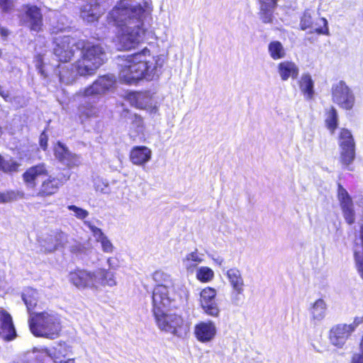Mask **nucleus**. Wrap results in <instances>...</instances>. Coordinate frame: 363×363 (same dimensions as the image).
Returning <instances> with one entry per match:
<instances>
[{"label":"nucleus","mask_w":363,"mask_h":363,"mask_svg":"<svg viewBox=\"0 0 363 363\" xmlns=\"http://www.w3.org/2000/svg\"><path fill=\"white\" fill-rule=\"evenodd\" d=\"M40 145L43 149L45 150L48 145V138L45 133H42L40 138Z\"/></svg>","instance_id":"nucleus-54"},{"label":"nucleus","mask_w":363,"mask_h":363,"mask_svg":"<svg viewBox=\"0 0 363 363\" xmlns=\"http://www.w3.org/2000/svg\"><path fill=\"white\" fill-rule=\"evenodd\" d=\"M0 96L6 101H11V98L10 96L9 92L8 91H5L1 88L0 89Z\"/></svg>","instance_id":"nucleus-56"},{"label":"nucleus","mask_w":363,"mask_h":363,"mask_svg":"<svg viewBox=\"0 0 363 363\" xmlns=\"http://www.w3.org/2000/svg\"><path fill=\"white\" fill-rule=\"evenodd\" d=\"M1 88H2V87H1V86L0 85V89H1Z\"/></svg>","instance_id":"nucleus-61"},{"label":"nucleus","mask_w":363,"mask_h":363,"mask_svg":"<svg viewBox=\"0 0 363 363\" xmlns=\"http://www.w3.org/2000/svg\"><path fill=\"white\" fill-rule=\"evenodd\" d=\"M263 12L262 21L264 23H269L272 21V12L269 11H262Z\"/></svg>","instance_id":"nucleus-53"},{"label":"nucleus","mask_w":363,"mask_h":363,"mask_svg":"<svg viewBox=\"0 0 363 363\" xmlns=\"http://www.w3.org/2000/svg\"><path fill=\"white\" fill-rule=\"evenodd\" d=\"M277 0H259L261 11L272 10Z\"/></svg>","instance_id":"nucleus-48"},{"label":"nucleus","mask_w":363,"mask_h":363,"mask_svg":"<svg viewBox=\"0 0 363 363\" xmlns=\"http://www.w3.org/2000/svg\"><path fill=\"white\" fill-rule=\"evenodd\" d=\"M68 352L69 347L65 343H58L52 349H47V357L52 359L55 363H74V359H69L67 361L62 359L67 355Z\"/></svg>","instance_id":"nucleus-26"},{"label":"nucleus","mask_w":363,"mask_h":363,"mask_svg":"<svg viewBox=\"0 0 363 363\" xmlns=\"http://www.w3.org/2000/svg\"><path fill=\"white\" fill-rule=\"evenodd\" d=\"M152 278L156 286H165L167 288H174V281L171 275L163 270H157L152 274Z\"/></svg>","instance_id":"nucleus-37"},{"label":"nucleus","mask_w":363,"mask_h":363,"mask_svg":"<svg viewBox=\"0 0 363 363\" xmlns=\"http://www.w3.org/2000/svg\"><path fill=\"white\" fill-rule=\"evenodd\" d=\"M352 363H363V357H357L352 360Z\"/></svg>","instance_id":"nucleus-60"},{"label":"nucleus","mask_w":363,"mask_h":363,"mask_svg":"<svg viewBox=\"0 0 363 363\" xmlns=\"http://www.w3.org/2000/svg\"><path fill=\"white\" fill-rule=\"evenodd\" d=\"M269 56L274 60L283 59L286 55V51L281 43L278 40L272 41L268 45Z\"/></svg>","instance_id":"nucleus-38"},{"label":"nucleus","mask_w":363,"mask_h":363,"mask_svg":"<svg viewBox=\"0 0 363 363\" xmlns=\"http://www.w3.org/2000/svg\"><path fill=\"white\" fill-rule=\"evenodd\" d=\"M69 179V174H62L57 177L48 176L42 182L37 195L40 197H46L55 194Z\"/></svg>","instance_id":"nucleus-14"},{"label":"nucleus","mask_w":363,"mask_h":363,"mask_svg":"<svg viewBox=\"0 0 363 363\" xmlns=\"http://www.w3.org/2000/svg\"><path fill=\"white\" fill-rule=\"evenodd\" d=\"M327 304L323 298H318L312 303L310 308L311 320L314 324H317L322 321L327 312Z\"/></svg>","instance_id":"nucleus-27"},{"label":"nucleus","mask_w":363,"mask_h":363,"mask_svg":"<svg viewBox=\"0 0 363 363\" xmlns=\"http://www.w3.org/2000/svg\"><path fill=\"white\" fill-rule=\"evenodd\" d=\"M82 57L77 61V70L80 76L92 75L104 64L106 54L99 45H93L84 40L80 46Z\"/></svg>","instance_id":"nucleus-4"},{"label":"nucleus","mask_w":363,"mask_h":363,"mask_svg":"<svg viewBox=\"0 0 363 363\" xmlns=\"http://www.w3.org/2000/svg\"><path fill=\"white\" fill-rule=\"evenodd\" d=\"M131 99L135 101V106L138 108L147 109L152 108L156 111V106H152V96L150 92L134 94L131 96Z\"/></svg>","instance_id":"nucleus-34"},{"label":"nucleus","mask_w":363,"mask_h":363,"mask_svg":"<svg viewBox=\"0 0 363 363\" xmlns=\"http://www.w3.org/2000/svg\"><path fill=\"white\" fill-rule=\"evenodd\" d=\"M18 167L19 164L16 162L12 160H5L3 159L0 170L6 173H12L17 172Z\"/></svg>","instance_id":"nucleus-46"},{"label":"nucleus","mask_w":363,"mask_h":363,"mask_svg":"<svg viewBox=\"0 0 363 363\" xmlns=\"http://www.w3.org/2000/svg\"><path fill=\"white\" fill-rule=\"evenodd\" d=\"M0 336L5 340H12L16 337V332L11 314L0 308Z\"/></svg>","instance_id":"nucleus-19"},{"label":"nucleus","mask_w":363,"mask_h":363,"mask_svg":"<svg viewBox=\"0 0 363 363\" xmlns=\"http://www.w3.org/2000/svg\"><path fill=\"white\" fill-rule=\"evenodd\" d=\"M301 28L303 30L310 28L311 33L315 32L318 34L328 35V21L325 18H318L314 23L309 11H306L301 18Z\"/></svg>","instance_id":"nucleus-15"},{"label":"nucleus","mask_w":363,"mask_h":363,"mask_svg":"<svg viewBox=\"0 0 363 363\" xmlns=\"http://www.w3.org/2000/svg\"><path fill=\"white\" fill-rule=\"evenodd\" d=\"M48 176V171L45 164L41 163L28 168L23 174V180L28 189H34L37 179Z\"/></svg>","instance_id":"nucleus-18"},{"label":"nucleus","mask_w":363,"mask_h":363,"mask_svg":"<svg viewBox=\"0 0 363 363\" xmlns=\"http://www.w3.org/2000/svg\"><path fill=\"white\" fill-rule=\"evenodd\" d=\"M162 61L160 57L151 55L147 48L127 56L121 65L119 79L133 84L142 79L147 81L157 78L160 74Z\"/></svg>","instance_id":"nucleus-2"},{"label":"nucleus","mask_w":363,"mask_h":363,"mask_svg":"<svg viewBox=\"0 0 363 363\" xmlns=\"http://www.w3.org/2000/svg\"><path fill=\"white\" fill-rule=\"evenodd\" d=\"M196 277L201 282L208 283L213 279L214 272L208 267H201L197 269Z\"/></svg>","instance_id":"nucleus-40"},{"label":"nucleus","mask_w":363,"mask_h":363,"mask_svg":"<svg viewBox=\"0 0 363 363\" xmlns=\"http://www.w3.org/2000/svg\"><path fill=\"white\" fill-rule=\"evenodd\" d=\"M201 307L203 313L207 315L218 318L220 315V311L216 300L206 304L201 305Z\"/></svg>","instance_id":"nucleus-42"},{"label":"nucleus","mask_w":363,"mask_h":363,"mask_svg":"<svg viewBox=\"0 0 363 363\" xmlns=\"http://www.w3.org/2000/svg\"><path fill=\"white\" fill-rule=\"evenodd\" d=\"M216 290L211 287H206L200 292V306L216 301Z\"/></svg>","instance_id":"nucleus-41"},{"label":"nucleus","mask_w":363,"mask_h":363,"mask_svg":"<svg viewBox=\"0 0 363 363\" xmlns=\"http://www.w3.org/2000/svg\"><path fill=\"white\" fill-rule=\"evenodd\" d=\"M337 112L334 107H331L326 113L325 125L332 134L337 126Z\"/></svg>","instance_id":"nucleus-39"},{"label":"nucleus","mask_w":363,"mask_h":363,"mask_svg":"<svg viewBox=\"0 0 363 363\" xmlns=\"http://www.w3.org/2000/svg\"><path fill=\"white\" fill-rule=\"evenodd\" d=\"M204 261V255L199 252L198 249H194L183 257L182 264L187 272L193 273L199 264Z\"/></svg>","instance_id":"nucleus-25"},{"label":"nucleus","mask_w":363,"mask_h":363,"mask_svg":"<svg viewBox=\"0 0 363 363\" xmlns=\"http://www.w3.org/2000/svg\"><path fill=\"white\" fill-rule=\"evenodd\" d=\"M107 264L108 265V269H109L111 271L112 269H116L119 267V265H118V260L116 257H109L107 259Z\"/></svg>","instance_id":"nucleus-51"},{"label":"nucleus","mask_w":363,"mask_h":363,"mask_svg":"<svg viewBox=\"0 0 363 363\" xmlns=\"http://www.w3.org/2000/svg\"><path fill=\"white\" fill-rule=\"evenodd\" d=\"M337 200L342 216L349 225L355 222V211L352 199L348 191L339 183L337 184Z\"/></svg>","instance_id":"nucleus-11"},{"label":"nucleus","mask_w":363,"mask_h":363,"mask_svg":"<svg viewBox=\"0 0 363 363\" xmlns=\"http://www.w3.org/2000/svg\"><path fill=\"white\" fill-rule=\"evenodd\" d=\"M0 34L3 37H6L9 35V31L4 28H0Z\"/></svg>","instance_id":"nucleus-59"},{"label":"nucleus","mask_w":363,"mask_h":363,"mask_svg":"<svg viewBox=\"0 0 363 363\" xmlns=\"http://www.w3.org/2000/svg\"><path fill=\"white\" fill-rule=\"evenodd\" d=\"M159 329L180 338L186 336L190 330V323L175 313H165L164 311L154 313Z\"/></svg>","instance_id":"nucleus-6"},{"label":"nucleus","mask_w":363,"mask_h":363,"mask_svg":"<svg viewBox=\"0 0 363 363\" xmlns=\"http://www.w3.org/2000/svg\"><path fill=\"white\" fill-rule=\"evenodd\" d=\"M212 259L214 261V262L218 265H222L224 262V259L223 257H212Z\"/></svg>","instance_id":"nucleus-58"},{"label":"nucleus","mask_w":363,"mask_h":363,"mask_svg":"<svg viewBox=\"0 0 363 363\" xmlns=\"http://www.w3.org/2000/svg\"><path fill=\"white\" fill-rule=\"evenodd\" d=\"M333 101L340 108L351 110L355 103V96L352 90L344 81L334 83L331 88Z\"/></svg>","instance_id":"nucleus-9"},{"label":"nucleus","mask_w":363,"mask_h":363,"mask_svg":"<svg viewBox=\"0 0 363 363\" xmlns=\"http://www.w3.org/2000/svg\"><path fill=\"white\" fill-rule=\"evenodd\" d=\"M217 333V326L215 322L211 320L199 321L194 328L196 339L203 344L212 342L216 338Z\"/></svg>","instance_id":"nucleus-13"},{"label":"nucleus","mask_w":363,"mask_h":363,"mask_svg":"<svg viewBox=\"0 0 363 363\" xmlns=\"http://www.w3.org/2000/svg\"><path fill=\"white\" fill-rule=\"evenodd\" d=\"M68 279L79 289L94 290V271L76 269L69 273Z\"/></svg>","instance_id":"nucleus-12"},{"label":"nucleus","mask_w":363,"mask_h":363,"mask_svg":"<svg viewBox=\"0 0 363 363\" xmlns=\"http://www.w3.org/2000/svg\"><path fill=\"white\" fill-rule=\"evenodd\" d=\"M337 143L340 150L339 162L342 169L352 171V164L355 157V141L350 130L341 128L337 137Z\"/></svg>","instance_id":"nucleus-7"},{"label":"nucleus","mask_w":363,"mask_h":363,"mask_svg":"<svg viewBox=\"0 0 363 363\" xmlns=\"http://www.w3.org/2000/svg\"><path fill=\"white\" fill-rule=\"evenodd\" d=\"M151 157L152 151L146 146H135L130 153V161L138 166L145 165L150 160Z\"/></svg>","instance_id":"nucleus-23"},{"label":"nucleus","mask_w":363,"mask_h":363,"mask_svg":"<svg viewBox=\"0 0 363 363\" xmlns=\"http://www.w3.org/2000/svg\"><path fill=\"white\" fill-rule=\"evenodd\" d=\"M54 55L57 60L62 62L69 61L76 50H80L84 45V40H77L69 36H58L54 41Z\"/></svg>","instance_id":"nucleus-8"},{"label":"nucleus","mask_w":363,"mask_h":363,"mask_svg":"<svg viewBox=\"0 0 363 363\" xmlns=\"http://www.w3.org/2000/svg\"><path fill=\"white\" fill-rule=\"evenodd\" d=\"M47 357V348L33 349L26 352L19 363H43Z\"/></svg>","instance_id":"nucleus-31"},{"label":"nucleus","mask_w":363,"mask_h":363,"mask_svg":"<svg viewBox=\"0 0 363 363\" xmlns=\"http://www.w3.org/2000/svg\"><path fill=\"white\" fill-rule=\"evenodd\" d=\"M352 333L353 328L347 324L336 325L330 329V342L336 347H342Z\"/></svg>","instance_id":"nucleus-16"},{"label":"nucleus","mask_w":363,"mask_h":363,"mask_svg":"<svg viewBox=\"0 0 363 363\" xmlns=\"http://www.w3.org/2000/svg\"><path fill=\"white\" fill-rule=\"evenodd\" d=\"M298 84L305 99H312L313 98L315 91L314 82L311 74L309 73L302 74L298 81Z\"/></svg>","instance_id":"nucleus-28"},{"label":"nucleus","mask_w":363,"mask_h":363,"mask_svg":"<svg viewBox=\"0 0 363 363\" xmlns=\"http://www.w3.org/2000/svg\"><path fill=\"white\" fill-rule=\"evenodd\" d=\"M69 211L74 212V216L78 219H84L89 216V212L82 208L77 207L74 205H70L67 206Z\"/></svg>","instance_id":"nucleus-47"},{"label":"nucleus","mask_w":363,"mask_h":363,"mask_svg":"<svg viewBox=\"0 0 363 363\" xmlns=\"http://www.w3.org/2000/svg\"><path fill=\"white\" fill-rule=\"evenodd\" d=\"M21 297L29 314L32 313L31 310L35 307L38 301V292L33 288L27 287L23 289Z\"/></svg>","instance_id":"nucleus-33"},{"label":"nucleus","mask_w":363,"mask_h":363,"mask_svg":"<svg viewBox=\"0 0 363 363\" xmlns=\"http://www.w3.org/2000/svg\"><path fill=\"white\" fill-rule=\"evenodd\" d=\"M131 118V128L134 129L138 134L143 133L145 128L143 118L138 114H134Z\"/></svg>","instance_id":"nucleus-45"},{"label":"nucleus","mask_w":363,"mask_h":363,"mask_svg":"<svg viewBox=\"0 0 363 363\" xmlns=\"http://www.w3.org/2000/svg\"><path fill=\"white\" fill-rule=\"evenodd\" d=\"M18 196H22V194L18 191L13 190L7 191L5 192H0V203H9L16 201Z\"/></svg>","instance_id":"nucleus-44"},{"label":"nucleus","mask_w":363,"mask_h":363,"mask_svg":"<svg viewBox=\"0 0 363 363\" xmlns=\"http://www.w3.org/2000/svg\"><path fill=\"white\" fill-rule=\"evenodd\" d=\"M359 350H360V353L354 354L352 357V359H354L357 357H363V335H362V340H361V342L359 344Z\"/></svg>","instance_id":"nucleus-57"},{"label":"nucleus","mask_w":363,"mask_h":363,"mask_svg":"<svg viewBox=\"0 0 363 363\" xmlns=\"http://www.w3.org/2000/svg\"><path fill=\"white\" fill-rule=\"evenodd\" d=\"M28 323L31 333L37 337L55 339L61 330L59 316L51 311L30 313Z\"/></svg>","instance_id":"nucleus-3"},{"label":"nucleus","mask_w":363,"mask_h":363,"mask_svg":"<svg viewBox=\"0 0 363 363\" xmlns=\"http://www.w3.org/2000/svg\"><path fill=\"white\" fill-rule=\"evenodd\" d=\"M55 155L59 161L68 167L78 165L79 162L78 157L60 142L55 147Z\"/></svg>","instance_id":"nucleus-21"},{"label":"nucleus","mask_w":363,"mask_h":363,"mask_svg":"<svg viewBox=\"0 0 363 363\" xmlns=\"http://www.w3.org/2000/svg\"><path fill=\"white\" fill-rule=\"evenodd\" d=\"M115 83L116 78L113 75H104L98 78L90 86L79 91V95L85 98H94L112 89Z\"/></svg>","instance_id":"nucleus-10"},{"label":"nucleus","mask_w":363,"mask_h":363,"mask_svg":"<svg viewBox=\"0 0 363 363\" xmlns=\"http://www.w3.org/2000/svg\"><path fill=\"white\" fill-rule=\"evenodd\" d=\"M152 10L149 1L137 4L121 1L111 11L108 19L119 28L117 36L119 49L130 50L143 41L145 33L144 21Z\"/></svg>","instance_id":"nucleus-1"},{"label":"nucleus","mask_w":363,"mask_h":363,"mask_svg":"<svg viewBox=\"0 0 363 363\" xmlns=\"http://www.w3.org/2000/svg\"><path fill=\"white\" fill-rule=\"evenodd\" d=\"M187 301V295L182 296L175 291V288L155 286L152 292L153 313L177 308Z\"/></svg>","instance_id":"nucleus-5"},{"label":"nucleus","mask_w":363,"mask_h":363,"mask_svg":"<svg viewBox=\"0 0 363 363\" xmlns=\"http://www.w3.org/2000/svg\"><path fill=\"white\" fill-rule=\"evenodd\" d=\"M362 323H363V317H361V318L357 317L354 318L352 323L348 324V326H352L353 328V332H354L355 328Z\"/></svg>","instance_id":"nucleus-55"},{"label":"nucleus","mask_w":363,"mask_h":363,"mask_svg":"<svg viewBox=\"0 0 363 363\" xmlns=\"http://www.w3.org/2000/svg\"><path fill=\"white\" fill-rule=\"evenodd\" d=\"M84 225L91 230L96 240L101 243L104 252H113L114 247L112 242L100 228L95 226L91 221H85Z\"/></svg>","instance_id":"nucleus-22"},{"label":"nucleus","mask_w":363,"mask_h":363,"mask_svg":"<svg viewBox=\"0 0 363 363\" xmlns=\"http://www.w3.org/2000/svg\"><path fill=\"white\" fill-rule=\"evenodd\" d=\"M226 277L233 291L240 293L245 290V282L241 272L237 268L227 270Z\"/></svg>","instance_id":"nucleus-29"},{"label":"nucleus","mask_w":363,"mask_h":363,"mask_svg":"<svg viewBox=\"0 0 363 363\" xmlns=\"http://www.w3.org/2000/svg\"><path fill=\"white\" fill-rule=\"evenodd\" d=\"M94 187L96 191L102 194H108L110 192L108 182L99 177L94 179Z\"/></svg>","instance_id":"nucleus-43"},{"label":"nucleus","mask_w":363,"mask_h":363,"mask_svg":"<svg viewBox=\"0 0 363 363\" xmlns=\"http://www.w3.org/2000/svg\"><path fill=\"white\" fill-rule=\"evenodd\" d=\"M84 98V101L79 107V115L82 121L93 117H96L99 113V108L92 103L86 101L87 98Z\"/></svg>","instance_id":"nucleus-36"},{"label":"nucleus","mask_w":363,"mask_h":363,"mask_svg":"<svg viewBox=\"0 0 363 363\" xmlns=\"http://www.w3.org/2000/svg\"><path fill=\"white\" fill-rule=\"evenodd\" d=\"M35 66L38 69L39 72L41 74V75L45 77L47 76V73L45 72V70L43 68V59L41 56H38L36 58Z\"/></svg>","instance_id":"nucleus-50"},{"label":"nucleus","mask_w":363,"mask_h":363,"mask_svg":"<svg viewBox=\"0 0 363 363\" xmlns=\"http://www.w3.org/2000/svg\"><path fill=\"white\" fill-rule=\"evenodd\" d=\"M102 11L99 4H87L81 9L80 16L84 21L91 23L97 21Z\"/></svg>","instance_id":"nucleus-30"},{"label":"nucleus","mask_w":363,"mask_h":363,"mask_svg":"<svg viewBox=\"0 0 363 363\" xmlns=\"http://www.w3.org/2000/svg\"><path fill=\"white\" fill-rule=\"evenodd\" d=\"M77 75L79 73L77 70V62L74 65H71V68L69 69L67 66L61 67L59 71V78L61 83L65 84H70L77 79Z\"/></svg>","instance_id":"nucleus-35"},{"label":"nucleus","mask_w":363,"mask_h":363,"mask_svg":"<svg viewBox=\"0 0 363 363\" xmlns=\"http://www.w3.org/2000/svg\"><path fill=\"white\" fill-rule=\"evenodd\" d=\"M67 236L62 232H56L47 238L48 243L45 245V250L48 252L55 250L62 247L67 242Z\"/></svg>","instance_id":"nucleus-32"},{"label":"nucleus","mask_w":363,"mask_h":363,"mask_svg":"<svg viewBox=\"0 0 363 363\" xmlns=\"http://www.w3.org/2000/svg\"><path fill=\"white\" fill-rule=\"evenodd\" d=\"M244 291H242L240 293H238L237 291H233L231 294V302L235 306H239L242 301L241 296L243 295Z\"/></svg>","instance_id":"nucleus-49"},{"label":"nucleus","mask_w":363,"mask_h":363,"mask_svg":"<svg viewBox=\"0 0 363 363\" xmlns=\"http://www.w3.org/2000/svg\"><path fill=\"white\" fill-rule=\"evenodd\" d=\"M277 72L282 81H287L289 78H297L299 68L295 62L286 60L278 64Z\"/></svg>","instance_id":"nucleus-24"},{"label":"nucleus","mask_w":363,"mask_h":363,"mask_svg":"<svg viewBox=\"0 0 363 363\" xmlns=\"http://www.w3.org/2000/svg\"><path fill=\"white\" fill-rule=\"evenodd\" d=\"M12 6L11 0H0V7L4 11H8Z\"/></svg>","instance_id":"nucleus-52"},{"label":"nucleus","mask_w":363,"mask_h":363,"mask_svg":"<svg viewBox=\"0 0 363 363\" xmlns=\"http://www.w3.org/2000/svg\"><path fill=\"white\" fill-rule=\"evenodd\" d=\"M94 290L101 287H113L117 285L116 273L104 268L94 270Z\"/></svg>","instance_id":"nucleus-20"},{"label":"nucleus","mask_w":363,"mask_h":363,"mask_svg":"<svg viewBox=\"0 0 363 363\" xmlns=\"http://www.w3.org/2000/svg\"><path fill=\"white\" fill-rule=\"evenodd\" d=\"M23 21L31 30L35 32L41 30L43 26V15L40 9L36 6L27 5L26 6Z\"/></svg>","instance_id":"nucleus-17"}]
</instances>
